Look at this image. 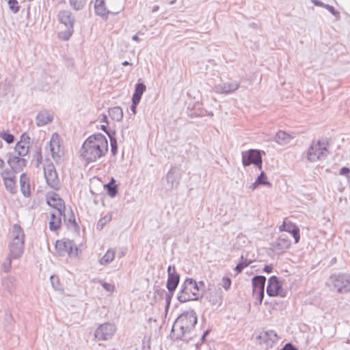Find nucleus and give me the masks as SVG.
I'll use <instances>...</instances> for the list:
<instances>
[{
	"label": "nucleus",
	"mask_w": 350,
	"mask_h": 350,
	"mask_svg": "<svg viewBox=\"0 0 350 350\" xmlns=\"http://www.w3.org/2000/svg\"><path fill=\"white\" fill-rule=\"evenodd\" d=\"M108 151V142L105 136L101 133H96L89 136L83 142L81 156L88 163L95 162L104 157Z\"/></svg>",
	"instance_id": "nucleus-1"
},
{
	"label": "nucleus",
	"mask_w": 350,
	"mask_h": 350,
	"mask_svg": "<svg viewBox=\"0 0 350 350\" xmlns=\"http://www.w3.org/2000/svg\"><path fill=\"white\" fill-rule=\"evenodd\" d=\"M198 322L196 312L193 310H187L180 314L176 319L172 331L175 327H178L180 332L176 334V338L182 341H188L185 337L186 334L193 330Z\"/></svg>",
	"instance_id": "nucleus-2"
},
{
	"label": "nucleus",
	"mask_w": 350,
	"mask_h": 350,
	"mask_svg": "<svg viewBox=\"0 0 350 350\" xmlns=\"http://www.w3.org/2000/svg\"><path fill=\"white\" fill-rule=\"evenodd\" d=\"M199 287L196 280L187 278L181 284L177 299L181 303L198 300Z\"/></svg>",
	"instance_id": "nucleus-3"
},
{
	"label": "nucleus",
	"mask_w": 350,
	"mask_h": 350,
	"mask_svg": "<svg viewBox=\"0 0 350 350\" xmlns=\"http://www.w3.org/2000/svg\"><path fill=\"white\" fill-rule=\"evenodd\" d=\"M327 284L332 291L345 293L350 292V274L339 273L331 275Z\"/></svg>",
	"instance_id": "nucleus-4"
},
{
	"label": "nucleus",
	"mask_w": 350,
	"mask_h": 350,
	"mask_svg": "<svg viewBox=\"0 0 350 350\" xmlns=\"http://www.w3.org/2000/svg\"><path fill=\"white\" fill-rule=\"evenodd\" d=\"M167 280L166 284V288L167 293H165V308L167 309L170 306L171 299L174 295V293L180 282V275L176 271L174 266L169 265L167 267Z\"/></svg>",
	"instance_id": "nucleus-5"
},
{
	"label": "nucleus",
	"mask_w": 350,
	"mask_h": 350,
	"mask_svg": "<svg viewBox=\"0 0 350 350\" xmlns=\"http://www.w3.org/2000/svg\"><path fill=\"white\" fill-rule=\"evenodd\" d=\"M328 154L327 142L325 141L312 142L307 152V159L310 162H315L325 159Z\"/></svg>",
	"instance_id": "nucleus-6"
},
{
	"label": "nucleus",
	"mask_w": 350,
	"mask_h": 350,
	"mask_svg": "<svg viewBox=\"0 0 350 350\" xmlns=\"http://www.w3.org/2000/svg\"><path fill=\"white\" fill-rule=\"evenodd\" d=\"M262 154H265V152L263 150L257 149H250L242 152L241 157L243 167H247L254 164L259 170H261L262 166Z\"/></svg>",
	"instance_id": "nucleus-7"
},
{
	"label": "nucleus",
	"mask_w": 350,
	"mask_h": 350,
	"mask_svg": "<svg viewBox=\"0 0 350 350\" xmlns=\"http://www.w3.org/2000/svg\"><path fill=\"white\" fill-rule=\"evenodd\" d=\"M116 332V327L110 323L101 324L96 329L94 337L98 340H108L111 339Z\"/></svg>",
	"instance_id": "nucleus-8"
},
{
	"label": "nucleus",
	"mask_w": 350,
	"mask_h": 350,
	"mask_svg": "<svg viewBox=\"0 0 350 350\" xmlns=\"http://www.w3.org/2000/svg\"><path fill=\"white\" fill-rule=\"evenodd\" d=\"M44 172L46 184L52 189L59 190L60 188V183L53 165H49L44 167Z\"/></svg>",
	"instance_id": "nucleus-9"
},
{
	"label": "nucleus",
	"mask_w": 350,
	"mask_h": 350,
	"mask_svg": "<svg viewBox=\"0 0 350 350\" xmlns=\"http://www.w3.org/2000/svg\"><path fill=\"white\" fill-rule=\"evenodd\" d=\"M74 246H75L74 243L70 240H57L56 241L55 247L60 256H63L67 253L70 256H75L77 255L78 249L75 247V251H73Z\"/></svg>",
	"instance_id": "nucleus-10"
},
{
	"label": "nucleus",
	"mask_w": 350,
	"mask_h": 350,
	"mask_svg": "<svg viewBox=\"0 0 350 350\" xmlns=\"http://www.w3.org/2000/svg\"><path fill=\"white\" fill-rule=\"evenodd\" d=\"M267 294L270 297L278 295L281 297L285 296V293H283L282 285L278 277L272 275L269 278L267 286Z\"/></svg>",
	"instance_id": "nucleus-11"
},
{
	"label": "nucleus",
	"mask_w": 350,
	"mask_h": 350,
	"mask_svg": "<svg viewBox=\"0 0 350 350\" xmlns=\"http://www.w3.org/2000/svg\"><path fill=\"white\" fill-rule=\"evenodd\" d=\"M181 176V169L177 166L172 167L166 174L167 184L171 189L177 187L179 185Z\"/></svg>",
	"instance_id": "nucleus-12"
},
{
	"label": "nucleus",
	"mask_w": 350,
	"mask_h": 350,
	"mask_svg": "<svg viewBox=\"0 0 350 350\" xmlns=\"http://www.w3.org/2000/svg\"><path fill=\"white\" fill-rule=\"evenodd\" d=\"M8 248L10 258L19 259L24 252V241H10Z\"/></svg>",
	"instance_id": "nucleus-13"
},
{
	"label": "nucleus",
	"mask_w": 350,
	"mask_h": 350,
	"mask_svg": "<svg viewBox=\"0 0 350 350\" xmlns=\"http://www.w3.org/2000/svg\"><path fill=\"white\" fill-rule=\"evenodd\" d=\"M291 244V241L288 236L282 234L271 243V247L275 251L283 252L290 247Z\"/></svg>",
	"instance_id": "nucleus-14"
},
{
	"label": "nucleus",
	"mask_w": 350,
	"mask_h": 350,
	"mask_svg": "<svg viewBox=\"0 0 350 350\" xmlns=\"http://www.w3.org/2000/svg\"><path fill=\"white\" fill-rule=\"evenodd\" d=\"M49 148L53 160L56 163L59 162L62 159L63 152L60 150L57 134L55 133L52 135L49 142Z\"/></svg>",
	"instance_id": "nucleus-15"
},
{
	"label": "nucleus",
	"mask_w": 350,
	"mask_h": 350,
	"mask_svg": "<svg viewBox=\"0 0 350 350\" xmlns=\"http://www.w3.org/2000/svg\"><path fill=\"white\" fill-rule=\"evenodd\" d=\"M8 163L14 172L18 173L27 165V161L23 157L10 154Z\"/></svg>",
	"instance_id": "nucleus-16"
},
{
	"label": "nucleus",
	"mask_w": 350,
	"mask_h": 350,
	"mask_svg": "<svg viewBox=\"0 0 350 350\" xmlns=\"http://www.w3.org/2000/svg\"><path fill=\"white\" fill-rule=\"evenodd\" d=\"M58 21L64 24L67 29H73L75 18L69 10H61L57 14Z\"/></svg>",
	"instance_id": "nucleus-17"
},
{
	"label": "nucleus",
	"mask_w": 350,
	"mask_h": 350,
	"mask_svg": "<svg viewBox=\"0 0 350 350\" xmlns=\"http://www.w3.org/2000/svg\"><path fill=\"white\" fill-rule=\"evenodd\" d=\"M30 137L23 134L21 136V140L18 142L15 146V152L19 157H25L29 152V144Z\"/></svg>",
	"instance_id": "nucleus-18"
},
{
	"label": "nucleus",
	"mask_w": 350,
	"mask_h": 350,
	"mask_svg": "<svg viewBox=\"0 0 350 350\" xmlns=\"http://www.w3.org/2000/svg\"><path fill=\"white\" fill-rule=\"evenodd\" d=\"M239 86L240 83L237 81L226 82L217 85L215 91L218 94H228L237 90Z\"/></svg>",
	"instance_id": "nucleus-19"
},
{
	"label": "nucleus",
	"mask_w": 350,
	"mask_h": 350,
	"mask_svg": "<svg viewBox=\"0 0 350 350\" xmlns=\"http://www.w3.org/2000/svg\"><path fill=\"white\" fill-rule=\"evenodd\" d=\"M49 206L55 208V211H66L64 201L57 193H53L47 199Z\"/></svg>",
	"instance_id": "nucleus-20"
},
{
	"label": "nucleus",
	"mask_w": 350,
	"mask_h": 350,
	"mask_svg": "<svg viewBox=\"0 0 350 350\" xmlns=\"http://www.w3.org/2000/svg\"><path fill=\"white\" fill-rule=\"evenodd\" d=\"M65 211H54L51 213L50 221L49 223V229L55 231L59 229L62 224V217H63V212Z\"/></svg>",
	"instance_id": "nucleus-21"
},
{
	"label": "nucleus",
	"mask_w": 350,
	"mask_h": 350,
	"mask_svg": "<svg viewBox=\"0 0 350 350\" xmlns=\"http://www.w3.org/2000/svg\"><path fill=\"white\" fill-rule=\"evenodd\" d=\"M94 10L96 15L103 18H107L109 14L111 13L105 7V0H96Z\"/></svg>",
	"instance_id": "nucleus-22"
},
{
	"label": "nucleus",
	"mask_w": 350,
	"mask_h": 350,
	"mask_svg": "<svg viewBox=\"0 0 350 350\" xmlns=\"http://www.w3.org/2000/svg\"><path fill=\"white\" fill-rule=\"evenodd\" d=\"M63 217L68 228L72 229H77L78 228L74 213L70 208L63 212Z\"/></svg>",
	"instance_id": "nucleus-23"
},
{
	"label": "nucleus",
	"mask_w": 350,
	"mask_h": 350,
	"mask_svg": "<svg viewBox=\"0 0 350 350\" xmlns=\"http://www.w3.org/2000/svg\"><path fill=\"white\" fill-rule=\"evenodd\" d=\"M36 124L38 126H42L51 122L53 116L46 111H40L36 116Z\"/></svg>",
	"instance_id": "nucleus-24"
},
{
	"label": "nucleus",
	"mask_w": 350,
	"mask_h": 350,
	"mask_svg": "<svg viewBox=\"0 0 350 350\" xmlns=\"http://www.w3.org/2000/svg\"><path fill=\"white\" fill-rule=\"evenodd\" d=\"M25 233L19 224H15L12 226L10 241H24Z\"/></svg>",
	"instance_id": "nucleus-25"
},
{
	"label": "nucleus",
	"mask_w": 350,
	"mask_h": 350,
	"mask_svg": "<svg viewBox=\"0 0 350 350\" xmlns=\"http://www.w3.org/2000/svg\"><path fill=\"white\" fill-rule=\"evenodd\" d=\"M116 252L113 248L107 250V252L98 260V262L101 265H107L111 263L115 258Z\"/></svg>",
	"instance_id": "nucleus-26"
},
{
	"label": "nucleus",
	"mask_w": 350,
	"mask_h": 350,
	"mask_svg": "<svg viewBox=\"0 0 350 350\" xmlns=\"http://www.w3.org/2000/svg\"><path fill=\"white\" fill-rule=\"evenodd\" d=\"M291 138L292 137L288 133L282 131H280L276 133L274 137V140L278 144L286 145L290 142Z\"/></svg>",
	"instance_id": "nucleus-27"
},
{
	"label": "nucleus",
	"mask_w": 350,
	"mask_h": 350,
	"mask_svg": "<svg viewBox=\"0 0 350 350\" xmlns=\"http://www.w3.org/2000/svg\"><path fill=\"white\" fill-rule=\"evenodd\" d=\"M286 232L291 234V235L293 236V237L295 239V243L299 242V239H300L299 228L295 224H294L291 221H288L287 226H286Z\"/></svg>",
	"instance_id": "nucleus-28"
},
{
	"label": "nucleus",
	"mask_w": 350,
	"mask_h": 350,
	"mask_svg": "<svg viewBox=\"0 0 350 350\" xmlns=\"http://www.w3.org/2000/svg\"><path fill=\"white\" fill-rule=\"evenodd\" d=\"M2 286L9 293H12L16 288V280L12 276L4 278L2 280Z\"/></svg>",
	"instance_id": "nucleus-29"
},
{
	"label": "nucleus",
	"mask_w": 350,
	"mask_h": 350,
	"mask_svg": "<svg viewBox=\"0 0 350 350\" xmlns=\"http://www.w3.org/2000/svg\"><path fill=\"white\" fill-rule=\"evenodd\" d=\"M108 112L110 118L114 121L120 122L123 118V111L120 107L109 108Z\"/></svg>",
	"instance_id": "nucleus-30"
},
{
	"label": "nucleus",
	"mask_w": 350,
	"mask_h": 350,
	"mask_svg": "<svg viewBox=\"0 0 350 350\" xmlns=\"http://www.w3.org/2000/svg\"><path fill=\"white\" fill-rule=\"evenodd\" d=\"M20 185H21V190L23 193L24 196L28 197L30 195V189L29 184L28 183V179L25 173H23L20 176Z\"/></svg>",
	"instance_id": "nucleus-31"
},
{
	"label": "nucleus",
	"mask_w": 350,
	"mask_h": 350,
	"mask_svg": "<svg viewBox=\"0 0 350 350\" xmlns=\"http://www.w3.org/2000/svg\"><path fill=\"white\" fill-rule=\"evenodd\" d=\"M146 87L144 83H137L135 85V91L133 94L132 98L133 100H139L142 98V96L146 91Z\"/></svg>",
	"instance_id": "nucleus-32"
},
{
	"label": "nucleus",
	"mask_w": 350,
	"mask_h": 350,
	"mask_svg": "<svg viewBox=\"0 0 350 350\" xmlns=\"http://www.w3.org/2000/svg\"><path fill=\"white\" fill-rule=\"evenodd\" d=\"M266 277L264 275H256L252 280L253 290L265 289Z\"/></svg>",
	"instance_id": "nucleus-33"
},
{
	"label": "nucleus",
	"mask_w": 350,
	"mask_h": 350,
	"mask_svg": "<svg viewBox=\"0 0 350 350\" xmlns=\"http://www.w3.org/2000/svg\"><path fill=\"white\" fill-rule=\"evenodd\" d=\"M105 187L106 188L107 193L110 197L113 198L117 195L118 186L115 183L114 178H112L111 180L105 185Z\"/></svg>",
	"instance_id": "nucleus-34"
},
{
	"label": "nucleus",
	"mask_w": 350,
	"mask_h": 350,
	"mask_svg": "<svg viewBox=\"0 0 350 350\" xmlns=\"http://www.w3.org/2000/svg\"><path fill=\"white\" fill-rule=\"evenodd\" d=\"M262 337L267 342L270 344H273L277 342V340H278L277 333L272 329L265 332Z\"/></svg>",
	"instance_id": "nucleus-35"
},
{
	"label": "nucleus",
	"mask_w": 350,
	"mask_h": 350,
	"mask_svg": "<svg viewBox=\"0 0 350 350\" xmlns=\"http://www.w3.org/2000/svg\"><path fill=\"white\" fill-rule=\"evenodd\" d=\"M252 262V260L244 258L243 256H241V260L235 267L234 270L237 273H241L245 267L249 266Z\"/></svg>",
	"instance_id": "nucleus-36"
},
{
	"label": "nucleus",
	"mask_w": 350,
	"mask_h": 350,
	"mask_svg": "<svg viewBox=\"0 0 350 350\" xmlns=\"http://www.w3.org/2000/svg\"><path fill=\"white\" fill-rule=\"evenodd\" d=\"M87 0H69L70 5L75 10H82Z\"/></svg>",
	"instance_id": "nucleus-37"
},
{
	"label": "nucleus",
	"mask_w": 350,
	"mask_h": 350,
	"mask_svg": "<svg viewBox=\"0 0 350 350\" xmlns=\"http://www.w3.org/2000/svg\"><path fill=\"white\" fill-rule=\"evenodd\" d=\"M15 178H5L3 183L8 191L13 193L15 189Z\"/></svg>",
	"instance_id": "nucleus-38"
},
{
	"label": "nucleus",
	"mask_w": 350,
	"mask_h": 350,
	"mask_svg": "<svg viewBox=\"0 0 350 350\" xmlns=\"http://www.w3.org/2000/svg\"><path fill=\"white\" fill-rule=\"evenodd\" d=\"M16 173L12 168L10 170L5 169L1 172V176L3 180L5 178H15Z\"/></svg>",
	"instance_id": "nucleus-39"
},
{
	"label": "nucleus",
	"mask_w": 350,
	"mask_h": 350,
	"mask_svg": "<svg viewBox=\"0 0 350 350\" xmlns=\"http://www.w3.org/2000/svg\"><path fill=\"white\" fill-rule=\"evenodd\" d=\"M267 176L264 172H261L260 174L256 179V184L262 185H270V183L267 180Z\"/></svg>",
	"instance_id": "nucleus-40"
},
{
	"label": "nucleus",
	"mask_w": 350,
	"mask_h": 350,
	"mask_svg": "<svg viewBox=\"0 0 350 350\" xmlns=\"http://www.w3.org/2000/svg\"><path fill=\"white\" fill-rule=\"evenodd\" d=\"M16 258H10V255H8V257L7 258L5 259V260L3 262V265H2V269L3 270V271L5 272H9L11 269V267H12V260H15Z\"/></svg>",
	"instance_id": "nucleus-41"
},
{
	"label": "nucleus",
	"mask_w": 350,
	"mask_h": 350,
	"mask_svg": "<svg viewBox=\"0 0 350 350\" xmlns=\"http://www.w3.org/2000/svg\"><path fill=\"white\" fill-rule=\"evenodd\" d=\"M8 6L10 10L14 14L17 13L20 10V6L17 0H8Z\"/></svg>",
	"instance_id": "nucleus-42"
},
{
	"label": "nucleus",
	"mask_w": 350,
	"mask_h": 350,
	"mask_svg": "<svg viewBox=\"0 0 350 350\" xmlns=\"http://www.w3.org/2000/svg\"><path fill=\"white\" fill-rule=\"evenodd\" d=\"M0 137L4 141H5L8 144H11L14 140V135L10 133L5 132V131H3V132L0 133Z\"/></svg>",
	"instance_id": "nucleus-43"
},
{
	"label": "nucleus",
	"mask_w": 350,
	"mask_h": 350,
	"mask_svg": "<svg viewBox=\"0 0 350 350\" xmlns=\"http://www.w3.org/2000/svg\"><path fill=\"white\" fill-rule=\"evenodd\" d=\"M265 289H256L253 290V295L256 296V299L258 301V304H261L264 298Z\"/></svg>",
	"instance_id": "nucleus-44"
},
{
	"label": "nucleus",
	"mask_w": 350,
	"mask_h": 350,
	"mask_svg": "<svg viewBox=\"0 0 350 350\" xmlns=\"http://www.w3.org/2000/svg\"><path fill=\"white\" fill-rule=\"evenodd\" d=\"M50 280L51 282V285L55 290L59 291L61 289V285L59 284V278L57 276L51 275L50 277Z\"/></svg>",
	"instance_id": "nucleus-45"
},
{
	"label": "nucleus",
	"mask_w": 350,
	"mask_h": 350,
	"mask_svg": "<svg viewBox=\"0 0 350 350\" xmlns=\"http://www.w3.org/2000/svg\"><path fill=\"white\" fill-rule=\"evenodd\" d=\"M221 284L226 291H228L231 285V280L228 277H223Z\"/></svg>",
	"instance_id": "nucleus-46"
},
{
	"label": "nucleus",
	"mask_w": 350,
	"mask_h": 350,
	"mask_svg": "<svg viewBox=\"0 0 350 350\" xmlns=\"http://www.w3.org/2000/svg\"><path fill=\"white\" fill-rule=\"evenodd\" d=\"M100 284L107 292H113L114 291V286L111 284L105 282L104 281H100Z\"/></svg>",
	"instance_id": "nucleus-47"
},
{
	"label": "nucleus",
	"mask_w": 350,
	"mask_h": 350,
	"mask_svg": "<svg viewBox=\"0 0 350 350\" xmlns=\"http://www.w3.org/2000/svg\"><path fill=\"white\" fill-rule=\"evenodd\" d=\"M212 297L213 298L210 299V301L212 303L213 305L221 304V298L220 296L217 295V293H215L214 295H211V297Z\"/></svg>",
	"instance_id": "nucleus-48"
},
{
	"label": "nucleus",
	"mask_w": 350,
	"mask_h": 350,
	"mask_svg": "<svg viewBox=\"0 0 350 350\" xmlns=\"http://www.w3.org/2000/svg\"><path fill=\"white\" fill-rule=\"evenodd\" d=\"M73 32H74V29H67L66 28V30L63 33V36H61V38L62 40H68L71 37V36L72 35Z\"/></svg>",
	"instance_id": "nucleus-49"
},
{
	"label": "nucleus",
	"mask_w": 350,
	"mask_h": 350,
	"mask_svg": "<svg viewBox=\"0 0 350 350\" xmlns=\"http://www.w3.org/2000/svg\"><path fill=\"white\" fill-rule=\"evenodd\" d=\"M324 8H325L327 10H328L332 14H333L335 16H339V12L334 9V8L332 5H329L328 4H325Z\"/></svg>",
	"instance_id": "nucleus-50"
},
{
	"label": "nucleus",
	"mask_w": 350,
	"mask_h": 350,
	"mask_svg": "<svg viewBox=\"0 0 350 350\" xmlns=\"http://www.w3.org/2000/svg\"><path fill=\"white\" fill-rule=\"evenodd\" d=\"M111 150L113 155H115L118 150V142L116 139H112L110 141Z\"/></svg>",
	"instance_id": "nucleus-51"
},
{
	"label": "nucleus",
	"mask_w": 350,
	"mask_h": 350,
	"mask_svg": "<svg viewBox=\"0 0 350 350\" xmlns=\"http://www.w3.org/2000/svg\"><path fill=\"white\" fill-rule=\"evenodd\" d=\"M139 100H133L132 98V104L131 105V110L132 111V112L133 113V114H135L136 113V108H137V105L139 103Z\"/></svg>",
	"instance_id": "nucleus-52"
},
{
	"label": "nucleus",
	"mask_w": 350,
	"mask_h": 350,
	"mask_svg": "<svg viewBox=\"0 0 350 350\" xmlns=\"http://www.w3.org/2000/svg\"><path fill=\"white\" fill-rule=\"evenodd\" d=\"M106 134L108 135L110 141L112 139H116V131L114 130H108Z\"/></svg>",
	"instance_id": "nucleus-53"
},
{
	"label": "nucleus",
	"mask_w": 350,
	"mask_h": 350,
	"mask_svg": "<svg viewBox=\"0 0 350 350\" xmlns=\"http://www.w3.org/2000/svg\"><path fill=\"white\" fill-rule=\"evenodd\" d=\"M127 249L126 247H122L120 249L118 252V258H121L122 257L124 256L126 254Z\"/></svg>",
	"instance_id": "nucleus-54"
},
{
	"label": "nucleus",
	"mask_w": 350,
	"mask_h": 350,
	"mask_svg": "<svg viewBox=\"0 0 350 350\" xmlns=\"http://www.w3.org/2000/svg\"><path fill=\"white\" fill-rule=\"evenodd\" d=\"M288 222V221H287L286 219H285L283 221L282 224L279 227V230L280 232H283V231L286 232V226H287Z\"/></svg>",
	"instance_id": "nucleus-55"
},
{
	"label": "nucleus",
	"mask_w": 350,
	"mask_h": 350,
	"mask_svg": "<svg viewBox=\"0 0 350 350\" xmlns=\"http://www.w3.org/2000/svg\"><path fill=\"white\" fill-rule=\"evenodd\" d=\"M350 172V170L349 168L347 167H342L340 170V172L339 174L340 175H346L349 172Z\"/></svg>",
	"instance_id": "nucleus-56"
},
{
	"label": "nucleus",
	"mask_w": 350,
	"mask_h": 350,
	"mask_svg": "<svg viewBox=\"0 0 350 350\" xmlns=\"http://www.w3.org/2000/svg\"><path fill=\"white\" fill-rule=\"evenodd\" d=\"M273 268L271 265H265V267L263 268V271L266 272L267 273H271L273 271Z\"/></svg>",
	"instance_id": "nucleus-57"
},
{
	"label": "nucleus",
	"mask_w": 350,
	"mask_h": 350,
	"mask_svg": "<svg viewBox=\"0 0 350 350\" xmlns=\"http://www.w3.org/2000/svg\"><path fill=\"white\" fill-rule=\"evenodd\" d=\"M311 2L316 6H319L323 8L325 4L319 0H311Z\"/></svg>",
	"instance_id": "nucleus-58"
},
{
	"label": "nucleus",
	"mask_w": 350,
	"mask_h": 350,
	"mask_svg": "<svg viewBox=\"0 0 350 350\" xmlns=\"http://www.w3.org/2000/svg\"><path fill=\"white\" fill-rule=\"evenodd\" d=\"M105 222L106 221H104V219H100L98 221V224H97V228L98 229H102L103 228V226H105Z\"/></svg>",
	"instance_id": "nucleus-59"
},
{
	"label": "nucleus",
	"mask_w": 350,
	"mask_h": 350,
	"mask_svg": "<svg viewBox=\"0 0 350 350\" xmlns=\"http://www.w3.org/2000/svg\"><path fill=\"white\" fill-rule=\"evenodd\" d=\"M100 122H105L107 124H108V118H107V116L105 114H103L101 116V118H100Z\"/></svg>",
	"instance_id": "nucleus-60"
},
{
	"label": "nucleus",
	"mask_w": 350,
	"mask_h": 350,
	"mask_svg": "<svg viewBox=\"0 0 350 350\" xmlns=\"http://www.w3.org/2000/svg\"><path fill=\"white\" fill-rule=\"evenodd\" d=\"M107 125L108 124H103L100 126V129L102 131H103L105 133L107 132L108 129H107Z\"/></svg>",
	"instance_id": "nucleus-61"
},
{
	"label": "nucleus",
	"mask_w": 350,
	"mask_h": 350,
	"mask_svg": "<svg viewBox=\"0 0 350 350\" xmlns=\"http://www.w3.org/2000/svg\"><path fill=\"white\" fill-rule=\"evenodd\" d=\"M260 185L259 184H256V181L252 183L250 186V189H251L252 190H254L255 189L257 186Z\"/></svg>",
	"instance_id": "nucleus-62"
},
{
	"label": "nucleus",
	"mask_w": 350,
	"mask_h": 350,
	"mask_svg": "<svg viewBox=\"0 0 350 350\" xmlns=\"http://www.w3.org/2000/svg\"><path fill=\"white\" fill-rule=\"evenodd\" d=\"M159 5H154V6L152 7V10H151V11H152V12H153V13H154V12H157V11L159 10Z\"/></svg>",
	"instance_id": "nucleus-63"
},
{
	"label": "nucleus",
	"mask_w": 350,
	"mask_h": 350,
	"mask_svg": "<svg viewBox=\"0 0 350 350\" xmlns=\"http://www.w3.org/2000/svg\"><path fill=\"white\" fill-rule=\"evenodd\" d=\"M6 317H7L6 319H7L8 322L11 323L13 320L12 315L10 314H6Z\"/></svg>",
	"instance_id": "nucleus-64"
}]
</instances>
